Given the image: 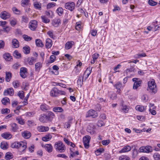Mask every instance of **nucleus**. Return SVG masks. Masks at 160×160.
<instances>
[{
  "label": "nucleus",
  "mask_w": 160,
  "mask_h": 160,
  "mask_svg": "<svg viewBox=\"0 0 160 160\" xmlns=\"http://www.w3.org/2000/svg\"><path fill=\"white\" fill-rule=\"evenodd\" d=\"M3 58L7 61H11L12 59V57L9 53H6L3 55Z\"/></svg>",
  "instance_id": "obj_28"
},
{
  "label": "nucleus",
  "mask_w": 160,
  "mask_h": 160,
  "mask_svg": "<svg viewBox=\"0 0 160 160\" xmlns=\"http://www.w3.org/2000/svg\"><path fill=\"white\" fill-rule=\"evenodd\" d=\"M49 130L48 127L41 126L38 127V130L39 132H45L48 131Z\"/></svg>",
  "instance_id": "obj_21"
},
{
  "label": "nucleus",
  "mask_w": 160,
  "mask_h": 160,
  "mask_svg": "<svg viewBox=\"0 0 160 160\" xmlns=\"http://www.w3.org/2000/svg\"><path fill=\"white\" fill-rule=\"evenodd\" d=\"M16 120L20 124L23 125L25 123L24 120L23 119L21 116L17 117Z\"/></svg>",
  "instance_id": "obj_43"
},
{
  "label": "nucleus",
  "mask_w": 160,
  "mask_h": 160,
  "mask_svg": "<svg viewBox=\"0 0 160 160\" xmlns=\"http://www.w3.org/2000/svg\"><path fill=\"white\" fill-rule=\"evenodd\" d=\"M45 148L46 150L48 152H52L53 147L51 144H46L45 145Z\"/></svg>",
  "instance_id": "obj_31"
},
{
  "label": "nucleus",
  "mask_w": 160,
  "mask_h": 160,
  "mask_svg": "<svg viewBox=\"0 0 160 160\" xmlns=\"http://www.w3.org/2000/svg\"><path fill=\"white\" fill-rule=\"evenodd\" d=\"M42 21L45 23H47L50 22V19H48L45 16L42 15L41 16Z\"/></svg>",
  "instance_id": "obj_42"
},
{
  "label": "nucleus",
  "mask_w": 160,
  "mask_h": 160,
  "mask_svg": "<svg viewBox=\"0 0 160 160\" xmlns=\"http://www.w3.org/2000/svg\"><path fill=\"white\" fill-rule=\"evenodd\" d=\"M65 92L63 91L60 90L57 88L54 87L50 91V96L52 97H57L60 95H65Z\"/></svg>",
  "instance_id": "obj_3"
},
{
  "label": "nucleus",
  "mask_w": 160,
  "mask_h": 160,
  "mask_svg": "<svg viewBox=\"0 0 160 160\" xmlns=\"http://www.w3.org/2000/svg\"><path fill=\"white\" fill-rule=\"evenodd\" d=\"M90 139V137L88 135L86 136L83 138V143L84 147L86 148H89Z\"/></svg>",
  "instance_id": "obj_6"
},
{
  "label": "nucleus",
  "mask_w": 160,
  "mask_h": 160,
  "mask_svg": "<svg viewBox=\"0 0 160 160\" xmlns=\"http://www.w3.org/2000/svg\"><path fill=\"white\" fill-rule=\"evenodd\" d=\"M53 111L55 112H63V109L60 107H55L53 108Z\"/></svg>",
  "instance_id": "obj_40"
},
{
  "label": "nucleus",
  "mask_w": 160,
  "mask_h": 160,
  "mask_svg": "<svg viewBox=\"0 0 160 160\" xmlns=\"http://www.w3.org/2000/svg\"><path fill=\"white\" fill-rule=\"evenodd\" d=\"M99 54L97 53H95L92 55V60H91V62L92 64L95 63V61L98 58Z\"/></svg>",
  "instance_id": "obj_34"
},
{
  "label": "nucleus",
  "mask_w": 160,
  "mask_h": 160,
  "mask_svg": "<svg viewBox=\"0 0 160 160\" xmlns=\"http://www.w3.org/2000/svg\"><path fill=\"white\" fill-rule=\"evenodd\" d=\"M10 25L12 27L14 26L17 23V19L14 18H11L9 20Z\"/></svg>",
  "instance_id": "obj_36"
},
{
  "label": "nucleus",
  "mask_w": 160,
  "mask_h": 160,
  "mask_svg": "<svg viewBox=\"0 0 160 160\" xmlns=\"http://www.w3.org/2000/svg\"><path fill=\"white\" fill-rule=\"evenodd\" d=\"M71 122L70 121H69L67 122H66L64 123V127L65 128H69L71 126Z\"/></svg>",
  "instance_id": "obj_64"
},
{
  "label": "nucleus",
  "mask_w": 160,
  "mask_h": 160,
  "mask_svg": "<svg viewBox=\"0 0 160 160\" xmlns=\"http://www.w3.org/2000/svg\"><path fill=\"white\" fill-rule=\"evenodd\" d=\"M74 42L70 41L67 42L65 44V48L67 50H68L71 48L74 44Z\"/></svg>",
  "instance_id": "obj_18"
},
{
  "label": "nucleus",
  "mask_w": 160,
  "mask_h": 160,
  "mask_svg": "<svg viewBox=\"0 0 160 160\" xmlns=\"http://www.w3.org/2000/svg\"><path fill=\"white\" fill-rule=\"evenodd\" d=\"M148 90L153 94L156 93L157 91L156 85L153 79L150 80L148 82Z\"/></svg>",
  "instance_id": "obj_2"
},
{
  "label": "nucleus",
  "mask_w": 160,
  "mask_h": 160,
  "mask_svg": "<svg viewBox=\"0 0 160 160\" xmlns=\"http://www.w3.org/2000/svg\"><path fill=\"white\" fill-rule=\"evenodd\" d=\"M104 151V149L102 148H99L96 152L95 153L97 155H99L101 153Z\"/></svg>",
  "instance_id": "obj_63"
},
{
  "label": "nucleus",
  "mask_w": 160,
  "mask_h": 160,
  "mask_svg": "<svg viewBox=\"0 0 160 160\" xmlns=\"http://www.w3.org/2000/svg\"><path fill=\"white\" fill-rule=\"evenodd\" d=\"M3 28L6 32L8 33L10 30L11 28L9 26H6L3 27Z\"/></svg>",
  "instance_id": "obj_62"
},
{
  "label": "nucleus",
  "mask_w": 160,
  "mask_h": 160,
  "mask_svg": "<svg viewBox=\"0 0 160 160\" xmlns=\"http://www.w3.org/2000/svg\"><path fill=\"white\" fill-rule=\"evenodd\" d=\"M56 11L58 14L60 16L63 13V10L61 7L58 8L57 9Z\"/></svg>",
  "instance_id": "obj_52"
},
{
  "label": "nucleus",
  "mask_w": 160,
  "mask_h": 160,
  "mask_svg": "<svg viewBox=\"0 0 160 160\" xmlns=\"http://www.w3.org/2000/svg\"><path fill=\"white\" fill-rule=\"evenodd\" d=\"M23 52L24 53L27 54L29 53V48L28 46H26L23 48Z\"/></svg>",
  "instance_id": "obj_58"
},
{
  "label": "nucleus",
  "mask_w": 160,
  "mask_h": 160,
  "mask_svg": "<svg viewBox=\"0 0 160 160\" xmlns=\"http://www.w3.org/2000/svg\"><path fill=\"white\" fill-rule=\"evenodd\" d=\"M121 111L124 113L128 112L129 110L128 107L123 104H122L121 106Z\"/></svg>",
  "instance_id": "obj_37"
},
{
  "label": "nucleus",
  "mask_w": 160,
  "mask_h": 160,
  "mask_svg": "<svg viewBox=\"0 0 160 160\" xmlns=\"http://www.w3.org/2000/svg\"><path fill=\"white\" fill-rule=\"evenodd\" d=\"M98 115L96 111L92 109H91L87 112L86 116V117H92V118H95L97 117Z\"/></svg>",
  "instance_id": "obj_7"
},
{
  "label": "nucleus",
  "mask_w": 160,
  "mask_h": 160,
  "mask_svg": "<svg viewBox=\"0 0 160 160\" xmlns=\"http://www.w3.org/2000/svg\"><path fill=\"white\" fill-rule=\"evenodd\" d=\"M9 99L7 97L3 98L2 100V104L4 105H6L9 103Z\"/></svg>",
  "instance_id": "obj_47"
},
{
  "label": "nucleus",
  "mask_w": 160,
  "mask_h": 160,
  "mask_svg": "<svg viewBox=\"0 0 160 160\" xmlns=\"http://www.w3.org/2000/svg\"><path fill=\"white\" fill-rule=\"evenodd\" d=\"M2 137L5 139H9L11 138L12 136L9 132H6L3 133L1 135Z\"/></svg>",
  "instance_id": "obj_24"
},
{
  "label": "nucleus",
  "mask_w": 160,
  "mask_h": 160,
  "mask_svg": "<svg viewBox=\"0 0 160 160\" xmlns=\"http://www.w3.org/2000/svg\"><path fill=\"white\" fill-rule=\"evenodd\" d=\"M95 126L92 124H90L87 128V131L91 134L94 133Z\"/></svg>",
  "instance_id": "obj_14"
},
{
  "label": "nucleus",
  "mask_w": 160,
  "mask_h": 160,
  "mask_svg": "<svg viewBox=\"0 0 160 160\" xmlns=\"http://www.w3.org/2000/svg\"><path fill=\"white\" fill-rule=\"evenodd\" d=\"M85 81L84 80L82 76L80 75L77 81V84L78 86L81 87L82 84L83 82Z\"/></svg>",
  "instance_id": "obj_29"
},
{
  "label": "nucleus",
  "mask_w": 160,
  "mask_h": 160,
  "mask_svg": "<svg viewBox=\"0 0 160 160\" xmlns=\"http://www.w3.org/2000/svg\"><path fill=\"white\" fill-rule=\"evenodd\" d=\"M13 157V156L12 154L10 152H8L6 153L5 158L6 159L9 160L12 158Z\"/></svg>",
  "instance_id": "obj_41"
},
{
  "label": "nucleus",
  "mask_w": 160,
  "mask_h": 160,
  "mask_svg": "<svg viewBox=\"0 0 160 160\" xmlns=\"http://www.w3.org/2000/svg\"><path fill=\"white\" fill-rule=\"evenodd\" d=\"M92 70V68L90 67H88L87 68L82 76L84 81H85L88 78Z\"/></svg>",
  "instance_id": "obj_10"
},
{
  "label": "nucleus",
  "mask_w": 160,
  "mask_h": 160,
  "mask_svg": "<svg viewBox=\"0 0 160 160\" xmlns=\"http://www.w3.org/2000/svg\"><path fill=\"white\" fill-rule=\"evenodd\" d=\"M39 120L42 122H46L48 121L46 115L45 114L41 115L39 118Z\"/></svg>",
  "instance_id": "obj_35"
},
{
  "label": "nucleus",
  "mask_w": 160,
  "mask_h": 160,
  "mask_svg": "<svg viewBox=\"0 0 160 160\" xmlns=\"http://www.w3.org/2000/svg\"><path fill=\"white\" fill-rule=\"evenodd\" d=\"M1 147L3 149H6L8 147V144L5 142H2L1 144Z\"/></svg>",
  "instance_id": "obj_50"
},
{
  "label": "nucleus",
  "mask_w": 160,
  "mask_h": 160,
  "mask_svg": "<svg viewBox=\"0 0 160 160\" xmlns=\"http://www.w3.org/2000/svg\"><path fill=\"white\" fill-rule=\"evenodd\" d=\"M35 42L36 45L37 46L41 47H43V44L42 41L40 39H36L35 40Z\"/></svg>",
  "instance_id": "obj_44"
},
{
  "label": "nucleus",
  "mask_w": 160,
  "mask_h": 160,
  "mask_svg": "<svg viewBox=\"0 0 160 160\" xmlns=\"http://www.w3.org/2000/svg\"><path fill=\"white\" fill-rule=\"evenodd\" d=\"M23 38L25 40L27 41H30L32 39V37L25 34L23 35Z\"/></svg>",
  "instance_id": "obj_59"
},
{
  "label": "nucleus",
  "mask_w": 160,
  "mask_h": 160,
  "mask_svg": "<svg viewBox=\"0 0 160 160\" xmlns=\"http://www.w3.org/2000/svg\"><path fill=\"white\" fill-rule=\"evenodd\" d=\"M10 112V110L8 108H3L1 110V112L2 114H7Z\"/></svg>",
  "instance_id": "obj_46"
},
{
  "label": "nucleus",
  "mask_w": 160,
  "mask_h": 160,
  "mask_svg": "<svg viewBox=\"0 0 160 160\" xmlns=\"http://www.w3.org/2000/svg\"><path fill=\"white\" fill-rule=\"evenodd\" d=\"M81 70L80 68L75 67L72 71L73 74L74 75H78L80 72Z\"/></svg>",
  "instance_id": "obj_38"
},
{
  "label": "nucleus",
  "mask_w": 160,
  "mask_h": 160,
  "mask_svg": "<svg viewBox=\"0 0 160 160\" xmlns=\"http://www.w3.org/2000/svg\"><path fill=\"white\" fill-rule=\"evenodd\" d=\"M65 8L71 11H73L75 8V4L73 2L66 3L65 5Z\"/></svg>",
  "instance_id": "obj_12"
},
{
  "label": "nucleus",
  "mask_w": 160,
  "mask_h": 160,
  "mask_svg": "<svg viewBox=\"0 0 160 160\" xmlns=\"http://www.w3.org/2000/svg\"><path fill=\"white\" fill-rule=\"evenodd\" d=\"M48 121H52L55 117V114L52 112L48 111V114L46 115Z\"/></svg>",
  "instance_id": "obj_16"
},
{
  "label": "nucleus",
  "mask_w": 160,
  "mask_h": 160,
  "mask_svg": "<svg viewBox=\"0 0 160 160\" xmlns=\"http://www.w3.org/2000/svg\"><path fill=\"white\" fill-rule=\"evenodd\" d=\"M30 0H22L21 4L22 6L25 7L30 5Z\"/></svg>",
  "instance_id": "obj_30"
},
{
  "label": "nucleus",
  "mask_w": 160,
  "mask_h": 160,
  "mask_svg": "<svg viewBox=\"0 0 160 160\" xmlns=\"http://www.w3.org/2000/svg\"><path fill=\"white\" fill-rule=\"evenodd\" d=\"M12 47L13 48H17L19 46L18 41L16 39H13L12 42Z\"/></svg>",
  "instance_id": "obj_27"
},
{
  "label": "nucleus",
  "mask_w": 160,
  "mask_h": 160,
  "mask_svg": "<svg viewBox=\"0 0 160 160\" xmlns=\"http://www.w3.org/2000/svg\"><path fill=\"white\" fill-rule=\"evenodd\" d=\"M0 17L3 20H6L9 18L11 16L10 14L6 11L2 12L0 14Z\"/></svg>",
  "instance_id": "obj_13"
},
{
  "label": "nucleus",
  "mask_w": 160,
  "mask_h": 160,
  "mask_svg": "<svg viewBox=\"0 0 160 160\" xmlns=\"http://www.w3.org/2000/svg\"><path fill=\"white\" fill-rule=\"evenodd\" d=\"M37 22L34 20L30 21L29 23V27L32 30H35L37 28Z\"/></svg>",
  "instance_id": "obj_9"
},
{
  "label": "nucleus",
  "mask_w": 160,
  "mask_h": 160,
  "mask_svg": "<svg viewBox=\"0 0 160 160\" xmlns=\"http://www.w3.org/2000/svg\"><path fill=\"white\" fill-rule=\"evenodd\" d=\"M28 61L30 65H32L36 61V59L33 57H31L28 59Z\"/></svg>",
  "instance_id": "obj_49"
},
{
  "label": "nucleus",
  "mask_w": 160,
  "mask_h": 160,
  "mask_svg": "<svg viewBox=\"0 0 160 160\" xmlns=\"http://www.w3.org/2000/svg\"><path fill=\"white\" fill-rule=\"evenodd\" d=\"M9 126L11 127V130L13 132H16L18 129V126L15 123H11L9 124Z\"/></svg>",
  "instance_id": "obj_25"
},
{
  "label": "nucleus",
  "mask_w": 160,
  "mask_h": 160,
  "mask_svg": "<svg viewBox=\"0 0 160 160\" xmlns=\"http://www.w3.org/2000/svg\"><path fill=\"white\" fill-rule=\"evenodd\" d=\"M82 28V26L81 25V22H78L76 23L75 28L78 30H80Z\"/></svg>",
  "instance_id": "obj_55"
},
{
  "label": "nucleus",
  "mask_w": 160,
  "mask_h": 160,
  "mask_svg": "<svg viewBox=\"0 0 160 160\" xmlns=\"http://www.w3.org/2000/svg\"><path fill=\"white\" fill-rule=\"evenodd\" d=\"M119 160H131V159L128 156L122 155L119 157Z\"/></svg>",
  "instance_id": "obj_45"
},
{
  "label": "nucleus",
  "mask_w": 160,
  "mask_h": 160,
  "mask_svg": "<svg viewBox=\"0 0 160 160\" xmlns=\"http://www.w3.org/2000/svg\"><path fill=\"white\" fill-rule=\"evenodd\" d=\"M56 4L55 2H52L49 3L47 5V8L48 9L50 8L55 6Z\"/></svg>",
  "instance_id": "obj_57"
},
{
  "label": "nucleus",
  "mask_w": 160,
  "mask_h": 160,
  "mask_svg": "<svg viewBox=\"0 0 160 160\" xmlns=\"http://www.w3.org/2000/svg\"><path fill=\"white\" fill-rule=\"evenodd\" d=\"M52 45V41L51 39L48 38L46 41L45 46L47 48H50Z\"/></svg>",
  "instance_id": "obj_23"
},
{
  "label": "nucleus",
  "mask_w": 160,
  "mask_h": 160,
  "mask_svg": "<svg viewBox=\"0 0 160 160\" xmlns=\"http://www.w3.org/2000/svg\"><path fill=\"white\" fill-rule=\"evenodd\" d=\"M131 149V147L129 145L124 146L120 150L118 151L119 153H125L130 151Z\"/></svg>",
  "instance_id": "obj_15"
},
{
  "label": "nucleus",
  "mask_w": 160,
  "mask_h": 160,
  "mask_svg": "<svg viewBox=\"0 0 160 160\" xmlns=\"http://www.w3.org/2000/svg\"><path fill=\"white\" fill-rule=\"evenodd\" d=\"M54 147L57 151L61 153L64 152L66 149L64 145L60 141L55 143Z\"/></svg>",
  "instance_id": "obj_4"
},
{
  "label": "nucleus",
  "mask_w": 160,
  "mask_h": 160,
  "mask_svg": "<svg viewBox=\"0 0 160 160\" xmlns=\"http://www.w3.org/2000/svg\"><path fill=\"white\" fill-rule=\"evenodd\" d=\"M153 149L152 147L149 145L142 146L140 147L138 149V152H140L149 153L152 152Z\"/></svg>",
  "instance_id": "obj_5"
},
{
  "label": "nucleus",
  "mask_w": 160,
  "mask_h": 160,
  "mask_svg": "<svg viewBox=\"0 0 160 160\" xmlns=\"http://www.w3.org/2000/svg\"><path fill=\"white\" fill-rule=\"evenodd\" d=\"M41 109L43 111H46L49 109V107L46 104H42L40 106Z\"/></svg>",
  "instance_id": "obj_51"
},
{
  "label": "nucleus",
  "mask_w": 160,
  "mask_h": 160,
  "mask_svg": "<svg viewBox=\"0 0 160 160\" xmlns=\"http://www.w3.org/2000/svg\"><path fill=\"white\" fill-rule=\"evenodd\" d=\"M132 80L134 82L133 88L134 89H137L140 86L141 82V81L139 80V78H133Z\"/></svg>",
  "instance_id": "obj_8"
},
{
  "label": "nucleus",
  "mask_w": 160,
  "mask_h": 160,
  "mask_svg": "<svg viewBox=\"0 0 160 160\" xmlns=\"http://www.w3.org/2000/svg\"><path fill=\"white\" fill-rule=\"evenodd\" d=\"M29 21L28 18L26 16H23L22 17V22L27 23Z\"/></svg>",
  "instance_id": "obj_53"
},
{
  "label": "nucleus",
  "mask_w": 160,
  "mask_h": 160,
  "mask_svg": "<svg viewBox=\"0 0 160 160\" xmlns=\"http://www.w3.org/2000/svg\"><path fill=\"white\" fill-rule=\"evenodd\" d=\"M61 24V20L59 19H55L52 21V25L55 27H58Z\"/></svg>",
  "instance_id": "obj_19"
},
{
  "label": "nucleus",
  "mask_w": 160,
  "mask_h": 160,
  "mask_svg": "<svg viewBox=\"0 0 160 160\" xmlns=\"http://www.w3.org/2000/svg\"><path fill=\"white\" fill-rule=\"evenodd\" d=\"M27 73V70L25 68H22L20 69V75L22 77L25 78L26 77Z\"/></svg>",
  "instance_id": "obj_17"
},
{
  "label": "nucleus",
  "mask_w": 160,
  "mask_h": 160,
  "mask_svg": "<svg viewBox=\"0 0 160 160\" xmlns=\"http://www.w3.org/2000/svg\"><path fill=\"white\" fill-rule=\"evenodd\" d=\"M153 157L155 160H160V155L158 153H155L153 155Z\"/></svg>",
  "instance_id": "obj_56"
},
{
  "label": "nucleus",
  "mask_w": 160,
  "mask_h": 160,
  "mask_svg": "<svg viewBox=\"0 0 160 160\" xmlns=\"http://www.w3.org/2000/svg\"><path fill=\"white\" fill-rule=\"evenodd\" d=\"M12 10L13 12L16 14H19L21 13L20 11L18 10L16 7H14L12 8Z\"/></svg>",
  "instance_id": "obj_60"
},
{
  "label": "nucleus",
  "mask_w": 160,
  "mask_h": 160,
  "mask_svg": "<svg viewBox=\"0 0 160 160\" xmlns=\"http://www.w3.org/2000/svg\"><path fill=\"white\" fill-rule=\"evenodd\" d=\"M11 147L13 148H19L23 151L27 148V143L25 141L15 142L11 144Z\"/></svg>",
  "instance_id": "obj_1"
},
{
  "label": "nucleus",
  "mask_w": 160,
  "mask_h": 160,
  "mask_svg": "<svg viewBox=\"0 0 160 160\" xmlns=\"http://www.w3.org/2000/svg\"><path fill=\"white\" fill-rule=\"evenodd\" d=\"M148 3L151 6H154L156 5L157 3L152 0H149L148 1Z\"/></svg>",
  "instance_id": "obj_61"
},
{
  "label": "nucleus",
  "mask_w": 160,
  "mask_h": 160,
  "mask_svg": "<svg viewBox=\"0 0 160 160\" xmlns=\"http://www.w3.org/2000/svg\"><path fill=\"white\" fill-rule=\"evenodd\" d=\"M22 136L26 139L29 138L31 136L30 132L28 131H25L22 132Z\"/></svg>",
  "instance_id": "obj_20"
},
{
  "label": "nucleus",
  "mask_w": 160,
  "mask_h": 160,
  "mask_svg": "<svg viewBox=\"0 0 160 160\" xmlns=\"http://www.w3.org/2000/svg\"><path fill=\"white\" fill-rule=\"evenodd\" d=\"M42 66V63L38 62L35 64V70L36 71H39Z\"/></svg>",
  "instance_id": "obj_39"
},
{
  "label": "nucleus",
  "mask_w": 160,
  "mask_h": 160,
  "mask_svg": "<svg viewBox=\"0 0 160 160\" xmlns=\"http://www.w3.org/2000/svg\"><path fill=\"white\" fill-rule=\"evenodd\" d=\"M52 136L50 133L46 134L42 138V140L44 142H47L50 141L52 138Z\"/></svg>",
  "instance_id": "obj_22"
},
{
  "label": "nucleus",
  "mask_w": 160,
  "mask_h": 160,
  "mask_svg": "<svg viewBox=\"0 0 160 160\" xmlns=\"http://www.w3.org/2000/svg\"><path fill=\"white\" fill-rule=\"evenodd\" d=\"M13 93V89L12 88H9L7 90H6L4 92V94L5 95H12Z\"/></svg>",
  "instance_id": "obj_26"
},
{
  "label": "nucleus",
  "mask_w": 160,
  "mask_h": 160,
  "mask_svg": "<svg viewBox=\"0 0 160 160\" xmlns=\"http://www.w3.org/2000/svg\"><path fill=\"white\" fill-rule=\"evenodd\" d=\"M13 56L14 57L17 58H19L21 57V55L18 51L16 50L13 52Z\"/></svg>",
  "instance_id": "obj_54"
},
{
  "label": "nucleus",
  "mask_w": 160,
  "mask_h": 160,
  "mask_svg": "<svg viewBox=\"0 0 160 160\" xmlns=\"http://www.w3.org/2000/svg\"><path fill=\"white\" fill-rule=\"evenodd\" d=\"M33 6L34 8L36 9L40 10L42 8L41 4L40 2H34L33 3Z\"/></svg>",
  "instance_id": "obj_32"
},
{
  "label": "nucleus",
  "mask_w": 160,
  "mask_h": 160,
  "mask_svg": "<svg viewBox=\"0 0 160 160\" xmlns=\"http://www.w3.org/2000/svg\"><path fill=\"white\" fill-rule=\"evenodd\" d=\"M11 77V74L8 72H6V80L7 82H9Z\"/></svg>",
  "instance_id": "obj_48"
},
{
  "label": "nucleus",
  "mask_w": 160,
  "mask_h": 160,
  "mask_svg": "<svg viewBox=\"0 0 160 160\" xmlns=\"http://www.w3.org/2000/svg\"><path fill=\"white\" fill-rule=\"evenodd\" d=\"M135 108L137 110L142 112L146 109V107H145L141 105H138Z\"/></svg>",
  "instance_id": "obj_33"
},
{
  "label": "nucleus",
  "mask_w": 160,
  "mask_h": 160,
  "mask_svg": "<svg viewBox=\"0 0 160 160\" xmlns=\"http://www.w3.org/2000/svg\"><path fill=\"white\" fill-rule=\"evenodd\" d=\"M114 87L117 89V92L119 94H120L121 93V89L123 88L124 86H122V83L118 82H116L114 85Z\"/></svg>",
  "instance_id": "obj_11"
}]
</instances>
